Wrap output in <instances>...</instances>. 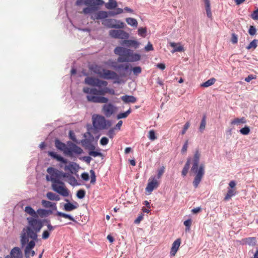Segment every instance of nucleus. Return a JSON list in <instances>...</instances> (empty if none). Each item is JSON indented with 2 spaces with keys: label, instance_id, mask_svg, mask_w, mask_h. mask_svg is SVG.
<instances>
[{
  "label": "nucleus",
  "instance_id": "8fccbe9b",
  "mask_svg": "<svg viewBox=\"0 0 258 258\" xmlns=\"http://www.w3.org/2000/svg\"><path fill=\"white\" fill-rule=\"evenodd\" d=\"M80 143L85 148V149H86L87 147L91 143V141L87 139L82 140Z\"/></svg>",
  "mask_w": 258,
  "mask_h": 258
},
{
  "label": "nucleus",
  "instance_id": "c756f323",
  "mask_svg": "<svg viewBox=\"0 0 258 258\" xmlns=\"http://www.w3.org/2000/svg\"><path fill=\"white\" fill-rule=\"evenodd\" d=\"M78 207V204L77 203H76V205H74L73 204L68 202L67 203H66L64 205V210L66 211H72L76 209H77Z\"/></svg>",
  "mask_w": 258,
  "mask_h": 258
},
{
  "label": "nucleus",
  "instance_id": "f257e3e1",
  "mask_svg": "<svg viewBox=\"0 0 258 258\" xmlns=\"http://www.w3.org/2000/svg\"><path fill=\"white\" fill-rule=\"evenodd\" d=\"M27 220L29 226L24 228L22 233L21 243L22 246L26 244L29 238L37 240V233L43 227L41 220L38 219V217H27Z\"/></svg>",
  "mask_w": 258,
  "mask_h": 258
},
{
  "label": "nucleus",
  "instance_id": "de8ad7c7",
  "mask_svg": "<svg viewBox=\"0 0 258 258\" xmlns=\"http://www.w3.org/2000/svg\"><path fill=\"white\" fill-rule=\"evenodd\" d=\"M24 252L25 256L26 258H30L31 256H33L35 254V252L34 250H33V249L29 250L27 253H26V249H25Z\"/></svg>",
  "mask_w": 258,
  "mask_h": 258
},
{
  "label": "nucleus",
  "instance_id": "9b49d317",
  "mask_svg": "<svg viewBox=\"0 0 258 258\" xmlns=\"http://www.w3.org/2000/svg\"><path fill=\"white\" fill-rule=\"evenodd\" d=\"M97 4L94 5H87L88 7L84 8L82 13L85 15L90 14V16L93 14H95L96 11L98 9V6L102 5L104 4L103 0H98L95 2Z\"/></svg>",
  "mask_w": 258,
  "mask_h": 258
},
{
  "label": "nucleus",
  "instance_id": "aec40b11",
  "mask_svg": "<svg viewBox=\"0 0 258 258\" xmlns=\"http://www.w3.org/2000/svg\"><path fill=\"white\" fill-rule=\"evenodd\" d=\"M79 166L75 162H70L68 165L64 167V170L69 171L71 173H73L78 171Z\"/></svg>",
  "mask_w": 258,
  "mask_h": 258
},
{
  "label": "nucleus",
  "instance_id": "9d476101",
  "mask_svg": "<svg viewBox=\"0 0 258 258\" xmlns=\"http://www.w3.org/2000/svg\"><path fill=\"white\" fill-rule=\"evenodd\" d=\"M52 189L62 196L63 197H68L69 195L68 189L65 187L64 183L61 181V183H52Z\"/></svg>",
  "mask_w": 258,
  "mask_h": 258
},
{
  "label": "nucleus",
  "instance_id": "338daca9",
  "mask_svg": "<svg viewBox=\"0 0 258 258\" xmlns=\"http://www.w3.org/2000/svg\"><path fill=\"white\" fill-rule=\"evenodd\" d=\"M132 46L134 47L135 48H137L139 47L140 45V43L135 40H131Z\"/></svg>",
  "mask_w": 258,
  "mask_h": 258
},
{
  "label": "nucleus",
  "instance_id": "c03bdc74",
  "mask_svg": "<svg viewBox=\"0 0 258 258\" xmlns=\"http://www.w3.org/2000/svg\"><path fill=\"white\" fill-rule=\"evenodd\" d=\"M132 71H133L134 75L138 76L142 72V68L139 66L135 67L132 68Z\"/></svg>",
  "mask_w": 258,
  "mask_h": 258
},
{
  "label": "nucleus",
  "instance_id": "393cba45",
  "mask_svg": "<svg viewBox=\"0 0 258 258\" xmlns=\"http://www.w3.org/2000/svg\"><path fill=\"white\" fill-rule=\"evenodd\" d=\"M42 205L43 206L46 208H51L52 210H56V205L54 203H52L48 201L42 200Z\"/></svg>",
  "mask_w": 258,
  "mask_h": 258
},
{
  "label": "nucleus",
  "instance_id": "4c0bfd02",
  "mask_svg": "<svg viewBox=\"0 0 258 258\" xmlns=\"http://www.w3.org/2000/svg\"><path fill=\"white\" fill-rule=\"evenodd\" d=\"M36 213L39 214L40 216H46L49 213H51V211L45 209H39L37 210Z\"/></svg>",
  "mask_w": 258,
  "mask_h": 258
},
{
  "label": "nucleus",
  "instance_id": "49530a36",
  "mask_svg": "<svg viewBox=\"0 0 258 258\" xmlns=\"http://www.w3.org/2000/svg\"><path fill=\"white\" fill-rule=\"evenodd\" d=\"M138 32L139 35L145 37L147 33V29L146 28H139Z\"/></svg>",
  "mask_w": 258,
  "mask_h": 258
},
{
  "label": "nucleus",
  "instance_id": "6e6d98bb",
  "mask_svg": "<svg viewBox=\"0 0 258 258\" xmlns=\"http://www.w3.org/2000/svg\"><path fill=\"white\" fill-rule=\"evenodd\" d=\"M90 172V174H91V181H90V183L93 184L96 181L95 173V172L93 170H91Z\"/></svg>",
  "mask_w": 258,
  "mask_h": 258
},
{
  "label": "nucleus",
  "instance_id": "774afa93",
  "mask_svg": "<svg viewBox=\"0 0 258 258\" xmlns=\"http://www.w3.org/2000/svg\"><path fill=\"white\" fill-rule=\"evenodd\" d=\"M251 18L253 20H258V9L253 11L251 14Z\"/></svg>",
  "mask_w": 258,
  "mask_h": 258
},
{
  "label": "nucleus",
  "instance_id": "f03ea898",
  "mask_svg": "<svg viewBox=\"0 0 258 258\" xmlns=\"http://www.w3.org/2000/svg\"><path fill=\"white\" fill-rule=\"evenodd\" d=\"M83 92L87 94L86 98L90 102L95 103H107L108 102V99L107 97L103 96L106 94V87L103 88H89L84 87Z\"/></svg>",
  "mask_w": 258,
  "mask_h": 258
},
{
  "label": "nucleus",
  "instance_id": "6ab92c4d",
  "mask_svg": "<svg viewBox=\"0 0 258 258\" xmlns=\"http://www.w3.org/2000/svg\"><path fill=\"white\" fill-rule=\"evenodd\" d=\"M180 244L181 239L180 238H177L173 242L170 251V255L171 256H174L175 255L176 253L178 250Z\"/></svg>",
  "mask_w": 258,
  "mask_h": 258
},
{
  "label": "nucleus",
  "instance_id": "4468645a",
  "mask_svg": "<svg viewBox=\"0 0 258 258\" xmlns=\"http://www.w3.org/2000/svg\"><path fill=\"white\" fill-rule=\"evenodd\" d=\"M109 35L112 38L119 39H125L128 37V34L121 30H111Z\"/></svg>",
  "mask_w": 258,
  "mask_h": 258
},
{
  "label": "nucleus",
  "instance_id": "2f4dec72",
  "mask_svg": "<svg viewBox=\"0 0 258 258\" xmlns=\"http://www.w3.org/2000/svg\"><path fill=\"white\" fill-rule=\"evenodd\" d=\"M246 122L245 119L244 117L236 118L231 121V124L232 125H239L240 123H244Z\"/></svg>",
  "mask_w": 258,
  "mask_h": 258
},
{
  "label": "nucleus",
  "instance_id": "6e6552de",
  "mask_svg": "<svg viewBox=\"0 0 258 258\" xmlns=\"http://www.w3.org/2000/svg\"><path fill=\"white\" fill-rule=\"evenodd\" d=\"M85 83L90 86L98 88L106 87L108 84L106 81L91 77H86L85 79Z\"/></svg>",
  "mask_w": 258,
  "mask_h": 258
},
{
  "label": "nucleus",
  "instance_id": "680f3d73",
  "mask_svg": "<svg viewBox=\"0 0 258 258\" xmlns=\"http://www.w3.org/2000/svg\"><path fill=\"white\" fill-rule=\"evenodd\" d=\"M50 236V232L48 230H44L42 234V238L47 239Z\"/></svg>",
  "mask_w": 258,
  "mask_h": 258
},
{
  "label": "nucleus",
  "instance_id": "39448f33",
  "mask_svg": "<svg viewBox=\"0 0 258 258\" xmlns=\"http://www.w3.org/2000/svg\"><path fill=\"white\" fill-rule=\"evenodd\" d=\"M55 146L57 149L62 151L64 155L69 156H73L74 154L79 155L83 152L81 148L70 141L68 142L66 145L56 139L55 141Z\"/></svg>",
  "mask_w": 258,
  "mask_h": 258
},
{
  "label": "nucleus",
  "instance_id": "f3484780",
  "mask_svg": "<svg viewBox=\"0 0 258 258\" xmlns=\"http://www.w3.org/2000/svg\"><path fill=\"white\" fill-rule=\"evenodd\" d=\"M108 16L107 12L104 11H99L96 12L95 14L91 15L90 18L93 20H100L106 18Z\"/></svg>",
  "mask_w": 258,
  "mask_h": 258
},
{
  "label": "nucleus",
  "instance_id": "f704fd0d",
  "mask_svg": "<svg viewBox=\"0 0 258 258\" xmlns=\"http://www.w3.org/2000/svg\"><path fill=\"white\" fill-rule=\"evenodd\" d=\"M106 8L108 9H112L117 7V2L115 0H109L108 3L106 4Z\"/></svg>",
  "mask_w": 258,
  "mask_h": 258
},
{
  "label": "nucleus",
  "instance_id": "09e8293b",
  "mask_svg": "<svg viewBox=\"0 0 258 258\" xmlns=\"http://www.w3.org/2000/svg\"><path fill=\"white\" fill-rule=\"evenodd\" d=\"M240 133L243 135H247L250 132V129L248 126H245L243 128H242L239 131Z\"/></svg>",
  "mask_w": 258,
  "mask_h": 258
},
{
  "label": "nucleus",
  "instance_id": "b1692460",
  "mask_svg": "<svg viewBox=\"0 0 258 258\" xmlns=\"http://www.w3.org/2000/svg\"><path fill=\"white\" fill-rule=\"evenodd\" d=\"M191 161V158L190 157H189L187 159L186 163L181 172V175L183 177H184L187 175Z\"/></svg>",
  "mask_w": 258,
  "mask_h": 258
},
{
  "label": "nucleus",
  "instance_id": "473e14b6",
  "mask_svg": "<svg viewBox=\"0 0 258 258\" xmlns=\"http://www.w3.org/2000/svg\"><path fill=\"white\" fill-rule=\"evenodd\" d=\"M125 20L128 25L133 27H137L138 22L136 19L132 18H127Z\"/></svg>",
  "mask_w": 258,
  "mask_h": 258
},
{
  "label": "nucleus",
  "instance_id": "412c9836",
  "mask_svg": "<svg viewBox=\"0 0 258 258\" xmlns=\"http://www.w3.org/2000/svg\"><path fill=\"white\" fill-rule=\"evenodd\" d=\"M48 154L52 158L55 159L57 161H59L63 164H66L67 163V160L66 159H65L60 155H58L54 152L49 151L48 152Z\"/></svg>",
  "mask_w": 258,
  "mask_h": 258
},
{
  "label": "nucleus",
  "instance_id": "5fc2aeb1",
  "mask_svg": "<svg viewBox=\"0 0 258 258\" xmlns=\"http://www.w3.org/2000/svg\"><path fill=\"white\" fill-rule=\"evenodd\" d=\"M148 137H149V139L151 141H154L157 138L155 136V133L154 131H153V130L150 131V132L149 133Z\"/></svg>",
  "mask_w": 258,
  "mask_h": 258
},
{
  "label": "nucleus",
  "instance_id": "0eeeda50",
  "mask_svg": "<svg viewBox=\"0 0 258 258\" xmlns=\"http://www.w3.org/2000/svg\"><path fill=\"white\" fill-rule=\"evenodd\" d=\"M47 172L49 175H47L46 179L47 181H51L52 183H61V181L59 179V172L53 167H48Z\"/></svg>",
  "mask_w": 258,
  "mask_h": 258
},
{
  "label": "nucleus",
  "instance_id": "864d4df0",
  "mask_svg": "<svg viewBox=\"0 0 258 258\" xmlns=\"http://www.w3.org/2000/svg\"><path fill=\"white\" fill-rule=\"evenodd\" d=\"M69 137L74 142L76 143H79L76 139L75 133L72 131H70L69 132Z\"/></svg>",
  "mask_w": 258,
  "mask_h": 258
},
{
  "label": "nucleus",
  "instance_id": "bf43d9fd",
  "mask_svg": "<svg viewBox=\"0 0 258 258\" xmlns=\"http://www.w3.org/2000/svg\"><path fill=\"white\" fill-rule=\"evenodd\" d=\"M231 41L233 44H236L237 43L238 38L236 34L235 33L232 34Z\"/></svg>",
  "mask_w": 258,
  "mask_h": 258
},
{
  "label": "nucleus",
  "instance_id": "ddd939ff",
  "mask_svg": "<svg viewBox=\"0 0 258 258\" xmlns=\"http://www.w3.org/2000/svg\"><path fill=\"white\" fill-rule=\"evenodd\" d=\"M117 108L111 103L104 104L102 107V111L107 117L111 116L116 111Z\"/></svg>",
  "mask_w": 258,
  "mask_h": 258
},
{
  "label": "nucleus",
  "instance_id": "0e129e2a",
  "mask_svg": "<svg viewBox=\"0 0 258 258\" xmlns=\"http://www.w3.org/2000/svg\"><path fill=\"white\" fill-rule=\"evenodd\" d=\"M248 33L250 35H254L256 33V29L253 26H250L248 30Z\"/></svg>",
  "mask_w": 258,
  "mask_h": 258
},
{
  "label": "nucleus",
  "instance_id": "a18cd8bd",
  "mask_svg": "<svg viewBox=\"0 0 258 258\" xmlns=\"http://www.w3.org/2000/svg\"><path fill=\"white\" fill-rule=\"evenodd\" d=\"M88 154L90 156L94 157L102 156V154L100 152L97 151H89L88 152Z\"/></svg>",
  "mask_w": 258,
  "mask_h": 258
},
{
  "label": "nucleus",
  "instance_id": "72a5a7b5",
  "mask_svg": "<svg viewBox=\"0 0 258 258\" xmlns=\"http://www.w3.org/2000/svg\"><path fill=\"white\" fill-rule=\"evenodd\" d=\"M37 240H33L32 239V240H31L30 241H28L26 244L27 245L25 247V248L26 249V253L28 252V251H29V250H30L31 249H33L34 246H35V241H36Z\"/></svg>",
  "mask_w": 258,
  "mask_h": 258
},
{
  "label": "nucleus",
  "instance_id": "cd10ccee",
  "mask_svg": "<svg viewBox=\"0 0 258 258\" xmlns=\"http://www.w3.org/2000/svg\"><path fill=\"white\" fill-rule=\"evenodd\" d=\"M121 100L125 103H135L137 99L133 96L124 95L121 97Z\"/></svg>",
  "mask_w": 258,
  "mask_h": 258
},
{
  "label": "nucleus",
  "instance_id": "37998d69",
  "mask_svg": "<svg viewBox=\"0 0 258 258\" xmlns=\"http://www.w3.org/2000/svg\"><path fill=\"white\" fill-rule=\"evenodd\" d=\"M206 124V116L204 115L201 120V124L199 127V130L200 132H202L205 128Z\"/></svg>",
  "mask_w": 258,
  "mask_h": 258
},
{
  "label": "nucleus",
  "instance_id": "20e7f679",
  "mask_svg": "<svg viewBox=\"0 0 258 258\" xmlns=\"http://www.w3.org/2000/svg\"><path fill=\"white\" fill-rule=\"evenodd\" d=\"M115 54L119 56L117 61L119 62H135L140 60L141 55L134 51L121 46L116 47L114 50Z\"/></svg>",
  "mask_w": 258,
  "mask_h": 258
},
{
  "label": "nucleus",
  "instance_id": "79ce46f5",
  "mask_svg": "<svg viewBox=\"0 0 258 258\" xmlns=\"http://www.w3.org/2000/svg\"><path fill=\"white\" fill-rule=\"evenodd\" d=\"M235 195V192L234 190L232 189H229L228 190L227 193L224 198V200L227 201L230 199L232 197Z\"/></svg>",
  "mask_w": 258,
  "mask_h": 258
},
{
  "label": "nucleus",
  "instance_id": "7c9ffc66",
  "mask_svg": "<svg viewBox=\"0 0 258 258\" xmlns=\"http://www.w3.org/2000/svg\"><path fill=\"white\" fill-rule=\"evenodd\" d=\"M46 197L51 201H58L60 200L59 196L52 192H48L46 194Z\"/></svg>",
  "mask_w": 258,
  "mask_h": 258
},
{
  "label": "nucleus",
  "instance_id": "4be33fe9",
  "mask_svg": "<svg viewBox=\"0 0 258 258\" xmlns=\"http://www.w3.org/2000/svg\"><path fill=\"white\" fill-rule=\"evenodd\" d=\"M112 67L116 70L118 71L123 70L124 71H127L129 70L130 64L128 63H124V64H116L115 62L112 63Z\"/></svg>",
  "mask_w": 258,
  "mask_h": 258
},
{
  "label": "nucleus",
  "instance_id": "c85d7f7f",
  "mask_svg": "<svg viewBox=\"0 0 258 258\" xmlns=\"http://www.w3.org/2000/svg\"><path fill=\"white\" fill-rule=\"evenodd\" d=\"M24 211L30 215L31 217H38L35 211L30 206H26L25 208Z\"/></svg>",
  "mask_w": 258,
  "mask_h": 258
},
{
  "label": "nucleus",
  "instance_id": "5701e85b",
  "mask_svg": "<svg viewBox=\"0 0 258 258\" xmlns=\"http://www.w3.org/2000/svg\"><path fill=\"white\" fill-rule=\"evenodd\" d=\"M243 244H248L249 246H254L256 244V238L254 237L244 238L242 240Z\"/></svg>",
  "mask_w": 258,
  "mask_h": 258
},
{
  "label": "nucleus",
  "instance_id": "a211bd4d",
  "mask_svg": "<svg viewBox=\"0 0 258 258\" xmlns=\"http://www.w3.org/2000/svg\"><path fill=\"white\" fill-rule=\"evenodd\" d=\"M89 69L96 74L99 75L101 77L103 72L104 69L101 66L96 64H92L89 66Z\"/></svg>",
  "mask_w": 258,
  "mask_h": 258
},
{
  "label": "nucleus",
  "instance_id": "13d9d810",
  "mask_svg": "<svg viewBox=\"0 0 258 258\" xmlns=\"http://www.w3.org/2000/svg\"><path fill=\"white\" fill-rule=\"evenodd\" d=\"M108 142L109 140L108 138L104 137H102L100 141V144L102 146L106 145L108 143Z\"/></svg>",
  "mask_w": 258,
  "mask_h": 258
},
{
  "label": "nucleus",
  "instance_id": "c9c22d12",
  "mask_svg": "<svg viewBox=\"0 0 258 258\" xmlns=\"http://www.w3.org/2000/svg\"><path fill=\"white\" fill-rule=\"evenodd\" d=\"M216 79L214 78H211L201 84V86L203 87H208L215 83Z\"/></svg>",
  "mask_w": 258,
  "mask_h": 258
},
{
  "label": "nucleus",
  "instance_id": "a878e982",
  "mask_svg": "<svg viewBox=\"0 0 258 258\" xmlns=\"http://www.w3.org/2000/svg\"><path fill=\"white\" fill-rule=\"evenodd\" d=\"M56 215L59 216V217H63L64 218L69 219V220H71L72 221H73L74 223H75L76 224L78 223L77 221L76 220L74 219V218L70 214H68L62 213L61 212L57 211L56 213Z\"/></svg>",
  "mask_w": 258,
  "mask_h": 258
},
{
  "label": "nucleus",
  "instance_id": "a19ab883",
  "mask_svg": "<svg viewBox=\"0 0 258 258\" xmlns=\"http://www.w3.org/2000/svg\"><path fill=\"white\" fill-rule=\"evenodd\" d=\"M68 182L69 184H70L71 185L73 186H77L79 185L78 183L77 179L75 178V177L71 175L68 179Z\"/></svg>",
  "mask_w": 258,
  "mask_h": 258
},
{
  "label": "nucleus",
  "instance_id": "f8f14e48",
  "mask_svg": "<svg viewBox=\"0 0 258 258\" xmlns=\"http://www.w3.org/2000/svg\"><path fill=\"white\" fill-rule=\"evenodd\" d=\"M159 184L160 181L157 180V178L155 176H152L148 180L146 191L150 194L154 189L159 186Z\"/></svg>",
  "mask_w": 258,
  "mask_h": 258
},
{
  "label": "nucleus",
  "instance_id": "e433bc0d",
  "mask_svg": "<svg viewBox=\"0 0 258 258\" xmlns=\"http://www.w3.org/2000/svg\"><path fill=\"white\" fill-rule=\"evenodd\" d=\"M131 109L129 108L126 111L118 114L117 115V118L119 119L121 118H126L131 113Z\"/></svg>",
  "mask_w": 258,
  "mask_h": 258
},
{
  "label": "nucleus",
  "instance_id": "bb28decb",
  "mask_svg": "<svg viewBox=\"0 0 258 258\" xmlns=\"http://www.w3.org/2000/svg\"><path fill=\"white\" fill-rule=\"evenodd\" d=\"M207 16L208 18H212V12L211 10V4L210 0H204Z\"/></svg>",
  "mask_w": 258,
  "mask_h": 258
},
{
  "label": "nucleus",
  "instance_id": "3c124183",
  "mask_svg": "<svg viewBox=\"0 0 258 258\" xmlns=\"http://www.w3.org/2000/svg\"><path fill=\"white\" fill-rule=\"evenodd\" d=\"M85 191L83 189L79 190L77 193V197L80 199H83L85 197Z\"/></svg>",
  "mask_w": 258,
  "mask_h": 258
},
{
  "label": "nucleus",
  "instance_id": "69168bd1",
  "mask_svg": "<svg viewBox=\"0 0 258 258\" xmlns=\"http://www.w3.org/2000/svg\"><path fill=\"white\" fill-rule=\"evenodd\" d=\"M81 159L85 161L87 164H90L92 158L90 156H84L81 158Z\"/></svg>",
  "mask_w": 258,
  "mask_h": 258
},
{
  "label": "nucleus",
  "instance_id": "052dcab7",
  "mask_svg": "<svg viewBox=\"0 0 258 258\" xmlns=\"http://www.w3.org/2000/svg\"><path fill=\"white\" fill-rule=\"evenodd\" d=\"M190 126V123L189 122L187 121L185 123V124L184 125L183 130L181 133L182 135H184L185 134L187 130L189 128Z\"/></svg>",
  "mask_w": 258,
  "mask_h": 258
},
{
  "label": "nucleus",
  "instance_id": "603ef678",
  "mask_svg": "<svg viewBox=\"0 0 258 258\" xmlns=\"http://www.w3.org/2000/svg\"><path fill=\"white\" fill-rule=\"evenodd\" d=\"M123 9L118 8L115 9V11L114 12H110L109 14L110 16H114L115 15L121 14L122 13H123Z\"/></svg>",
  "mask_w": 258,
  "mask_h": 258
},
{
  "label": "nucleus",
  "instance_id": "ea45409f",
  "mask_svg": "<svg viewBox=\"0 0 258 258\" xmlns=\"http://www.w3.org/2000/svg\"><path fill=\"white\" fill-rule=\"evenodd\" d=\"M257 40H256V39H254L247 46H246V49H254L256 48L257 45Z\"/></svg>",
  "mask_w": 258,
  "mask_h": 258
},
{
  "label": "nucleus",
  "instance_id": "1a4fd4ad",
  "mask_svg": "<svg viewBox=\"0 0 258 258\" xmlns=\"http://www.w3.org/2000/svg\"><path fill=\"white\" fill-rule=\"evenodd\" d=\"M102 24L108 28H122L124 23L119 20L113 19H105L102 22Z\"/></svg>",
  "mask_w": 258,
  "mask_h": 258
},
{
  "label": "nucleus",
  "instance_id": "7ed1b4c3",
  "mask_svg": "<svg viewBox=\"0 0 258 258\" xmlns=\"http://www.w3.org/2000/svg\"><path fill=\"white\" fill-rule=\"evenodd\" d=\"M201 154L198 150H197L194 155L192 165L191 168V171L195 174V177L192 182L194 186L197 188L201 182L205 174V165L201 164L199 165Z\"/></svg>",
  "mask_w": 258,
  "mask_h": 258
},
{
  "label": "nucleus",
  "instance_id": "2eb2a0df",
  "mask_svg": "<svg viewBox=\"0 0 258 258\" xmlns=\"http://www.w3.org/2000/svg\"><path fill=\"white\" fill-rule=\"evenodd\" d=\"M101 77L107 80H118L119 79L118 75L115 72L105 69L103 70V72Z\"/></svg>",
  "mask_w": 258,
  "mask_h": 258
},
{
  "label": "nucleus",
  "instance_id": "4d7b16f0",
  "mask_svg": "<svg viewBox=\"0 0 258 258\" xmlns=\"http://www.w3.org/2000/svg\"><path fill=\"white\" fill-rule=\"evenodd\" d=\"M153 50L154 47L152 44L150 42H149L147 45L145 47V50L147 52H148L150 51H153Z\"/></svg>",
  "mask_w": 258,
  "mask_h": 258
},
{
  "label": "nucleus",
  "instance_id": "dca6fc26",
  "mask_svg": "<svg viewBox=\"0 0 258 258\" xmlns=\"http://www.w3.org/2000/svg\"><path fill=\"white\" fill-rule=\"evenodd\" d=\"M23 254L20 248L18 247L13 248L10 252V255H7L5 258H22Z\"/></svg>",
  "mask_w": 258,
  "mask_h": 258
},
{
  "label": "nucleus",
  "instance_id": "58836bf2",
  "mask_svg": "<svg viewBox=\"0 0 258 258\" xmlns=\"http://www.w3.org/2000/svg\"><path fill=\"white\" fill-rule=\"evenodd\" d=\"M165 168L164 166H162L157 170V175L155 176L157 178V180H158L161 178L164 173L165 172Z\"/></svg>",
  "mask_w": 258,
  "mask_h": 258
},
{
  "label": "nucleus",
  "instance_id": "423d86ee",
  "mask_svg": "<svg viewBox=\"0 0 258 258\" xmlns=\"http://www.w3.org/2000/svg\"><path fill=\"white\" fill-rule=\"evenodd\" d=\"M92 124L94 129L102 130L108 128L111 125L110 121L106 120L105 117L99 114L92 116Z\"/></svg>",
  "mask_w": 258,
  "mask_h": 258
},
{
  "label": "nucleus",
  "instance_id": "e2e57ef3",
  "mask_svg": "<svg viewBox=\"0 0 258 258\" xmlns=\"http://www.w3.org/2000/svg\"><path fill=\"white\" fill-rule=\"evenodd\" d=\"M191 224V220L188 219L184 222V225L186 227V230H189Z\"/></svg>",
  "mask_w": 258,
  "mask_h": 258
}]
</instances>
